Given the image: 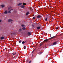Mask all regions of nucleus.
<instances>
[{
  "label": "nucleus",
  "instance_id": "39448f33",
  "mask_svg": "<svg viewBox=\"0 0 63 63\" xmlns=\"http://www.w3.org/2000/svg\"><path fill=\"white\" fill-rule=\"evenodd\" d=\"M28 34L29 36H30V35H31V33L30 32H28Z\"/></svg>",
  "mask_w": 63,
  "mask_h": 63
},
{
  "label": "nucleus",
  "instance_id": "5701e85b",
  "mask_svg": "<svg viewBox=\"0 0 63 63\" xmlns=\"http://www.w3.org/2000/svg\"><path fill=\"white\" fill-rule=\"evenodd\" d=\"M33 19H35V17H33Z\"/></svg>",
  "mask_w": 63,
  "mask_h": 63
},
{
  "label": "nucleus",
  "instance_id": "a211bd4d",
  "mask_svg": "<svg viewBox=\"0 0 63 63\" xmlns=\"http://www.w3.org/2000/svg\"><path fill=\"white\" fill-rule=\"evenodd\" d=\"M45 41V42H47V40H45V41Z\"/></svg>",
  "mask_w": 63,
  "mask_h": 63
},
{
  "label": "nucleus",
  "instance_id": "c85d7f7f",
  "mask_svg": "<svg viewBox=\"0 0 63 63\" xmlns=\"http://www.w3.org/2000/svg\"><path fill=\"white\" fill-rule=\"evenodd\" d=\"M2 21V20H0V22H1Z\"/></svg>",
  "mask_w": 63,
  "mask_h": 63
},
{
  "label": "nucleus",
  "instance_id": "9d476101",
  "mask_svg": "<svg viewBox=\"0 0 63 63\" xmlns=\"http://www.w3.org/2000/svg\"><path fill=\"white\" fill-rule=\"evenodd\" d=\"M37 29H40V27H37Z\"/></svg>",
  "mask_w": 63,
  "mask_h": 63
},
{
  "label": "nucleus",
  "instance_id": "20e7f679",
  "mask_svg": "<svg viewBox=\"0 0 63 63\" xmlns=\"http://www.w3.org/2000/svg\"><path fill=\"white\" fill-rule=\"evenodd\" d=\"M4 37H1L0 39L1 40H3L4 39Z\"/></svg>",
  "mask_w": 63,
  "mask_h": 63
},
{
  "label": "nucleus",
  "instance_id": "a878e982",
  "mask_svg": "<svg viewBox=\"0 0 63 63\" xmlns=\"http://www.w3.org/2000/svg\"><path fill=\"white\" fill-rule=\"evenodd\" d=\"M31 61L29 62V63H31Z\"/></svg>",
  "mask_w": 63,
  "mask_h": 63
},
{
  "label": "nucleus",
  "instance_id": "f03ea898",
  "mask_svg": "<svg viewBox=\"0 0 63 63\" xmlns=\"http://www.w3.org/2000/svg\"><path fill=\"white\" fill-rule=\"evenodd\" d=\"M12 21L13 20H12L10 19L8 20V22H11V21Z\"/></svg>",
  "mask_w": 63,
  "mask_h": 63
},
{
  "label": "nucleus",
  "instance_id": "1a4fd4ad",
  "mask_svg": "<svg viewBox=\"0 0 63 63\" xmlns=\"http://www.w3.org/2000/svg\"><path fill=\"white\" fill-rule=\"evenodd\" d=\"M22 5V3H20L18 5V6H20V5Z\"/></svg>",
  "mask_w": 63,
  "mask_h": 63
},
{
  "label": "nucleus",
  "instance_id": "393cba45",
  "mask_svg": "<svg viewBox=\"0 0 63 63\" xmlns=\"http://www.w3.org/2000/svg\"><path fill=\"white\" fill-rule=\"evenodd\" d=\"M24 49H25V48H26V47H25V46H24Z\"/></svg>",
  "mask_w": 63,
  "mask_h": 63
},
{
  "label": "nucleus",
  "instance_id": "c756f323",
  "mask_svg": "<svg viewBox=\"0 0 63 63\" xmlns=\"http://www.w3.org/2000/svg\"><path fill=\"white\" fill-rule=\"evenodd\" d=\"M19 43H21V41H19Z\"/></svg>",
  "mask_w": 63,
  "mask_h": 63
},
{
  "label": "nucleus",
  "instance_id": "4be33fe9",
  "mask_svg": "<svg viewBox=\"0 0 63 63\" xmlns=\"http://www.w3.org/2000/svg\"><path fill=\"white\" fill-rule=\"evenodd\" d=\"M13 55H14H14H15V54L14 53H12Z\"/></svg>",
  "mask_w": 63,
  "mask_h": 63
},
{
  "label": "nucleus",
  "instance_id": "0eeeda50",
  "mask_svg": "<svg viewBox=\"0 0 63 63\" xmlns=\"http://www.w3.org/2000/svg\"><path fill=\"white\" fill-rule=\"evenodd\" d=\"M1 6L2 8H3V7H5V5H1Z\"/></svg>",
  "mask_w": 63,
  "mask_h": 63
},
{
  "label": "nucleus",
  "instance_id": "9b49d317",
  "mask_svg": "<svg viewBox=\"0 0 63 63\" xmlns=\"http://www.w3.org/2000/svg\"><path fill=\"white\" fill-rule=\"evenodd\" d=\"M56 44V42H54L53 44V45H55Z\"/></svg>",
  "mask_w": 63,
  "mask_h": 63
},
{
  "label": "nucleus",
  "instance_id": "f257e3e1",
  "mask_svg": "<svg viewBox=\"0 0 63 63\" xmlns=\"http://www.w3.org/2000/svg\"><path fill=\"white\" fill-rule=\"evenodd\" d=\"M11 8H12V7H10V8L9 7L8 8V9L9 10H10V11H8V13H11V12L10 11H11V10H13V9H12L11 10H10L11 9Z\"/></svg>",
  "mask_w": 63,
  "mask_h": 63
},
{
  "label": "nucleus",
  "instance_id": "aec40b11",
  "mask_svg": "<svg viewBox=\"0 0 63 63\" xmlns=\"http://www.w3.org/2000/svg\"><path fill=\"white\" fill-rule=\"evenodd\" d=\"M43 45V44H42V43H41L40 44V46H42Z\"/></svg>",
  "mask_w": 63,
  "mask_h": 63
},
{
  "label": "nucleus",
  "instance_id": "4468645a",
  "mask_svg": "<svg viewBox=\"0 0 63 63\" xmlns=\"http://www.w3.org/2000/svg\"><path fill=\"white\" fill-rule=\"evenodd\" d=\"M42 52H40L39 53V55H40V54H42Z\"/></svg>",
  "mask_w": 63,
  "mask_h": 63
},
{
  "label": "nucleus",
  "instance_id": "cd10ccee",
  "mask_svg": "<svg viewBox=\"0 0 63 63\" xmlns=\"http://www.w3.org/2000/svg\"><path fill=\"white\" fill-rule=\"evenodd\" d=\"M58 28H57V27H56V29H58Z\"/></svg>",
  "mask_w": 63,
  "mask_h": 63
},
{
  "label": "nucleus",
  "instance_id": "f8f14e48",
  "mask_svg": "<svg viewBox=\"0 0 63 63\" xmlns=\"http://www.w3.org/2000/svg\"><path fill=\"white\" fill-rule=\"evenodd\" d=\"M29 14V12H28L27 13H26V15H28Z\"/></svg>",
  "mask_w": 63,
  "mask_h": 63
},
{
  "label": "nucleus",
  "instance_id": "b1692460",
  "mask_svg": "<svg viewBox=\"0 0 63 63\" xmlns=\"http://www.w3.org/2000/svg\"><path fill=\"white\" fill-rule=\"evenodd\" d=\"M53 38H54V37H52L50 38V39H53Z\"/></svg>",
  "mask_w": 63,
  "mask_h": 63
},
{
  "label": "nucleus",
  "instance_id": "6ab92c4d",
  "mask_svg": "<svg viewBox=\"0 0 63 63\" xmlns=\"http://www.w3.org/2000/svg\"><path fill=\"white\" fill-rule=\"evenodd\" d=\"M22 43L23 44H24V43H25V42L24 41H23L22 42Z\"/></svg>",
  "mask_w": 63,
  "mask_h": 63
},
{
  "label": "nucleus",
  "instance_id": "412c9836",
  "mask_svg": "<svg viewBox=\"0 0 63 63\" xmlns=\"http://www.w3.org/2000/svg\"><path fill=\"white\" fill-rule=\"evenodd\" d=\"M21 29H19V31H21Z\"/></svg>",
  "mask_w": 63,
  "mask_h": 63
},
{
  "label": "nucleus",
  "instance_id": "7ed1b4c3",
  "mask_svg": "<svg viewBox=\"0 0 63 63\" xmlns=\"http://www.w3.org/2000/svg\"><path fill=\"white\" fill-rule=\"evenodd\" d=\"M8 13V11H6L4 12V14H7Z\"/></svg>",
  "mask_w": 63,
  "mask_h": 63
},
{
  "label": "nucleus",
  "instance_id": "dca6fc26",
  "mask_svg": "<svg viewBox=\"0 0 63 63\" xmlns=\"http://www.w3.org/2000/svg\"><path fill=\"white\" fill-rule=\"evenodd\" d=\"M23 5H26V4L25 3H23Z\"/></svg>",
  "mask_w": 63,
  "mask_h": 63
},
{
  "label": "nucleus",
  "instance_id": "423d86ee",
  "mask_svg": "<svg viewBox=\"0 0 63 63\" xmlns=\"http://www.w3.org/2000/svg\"><path fill=\"white\" fill-rule=\"evenodd\" d=\"M25 7V6H24V5H23L21 6V8H24Z\"/></svg>",
  "mask_w": 63,
  "mask_h": 63
},
{
  "label": "nucleus",
  "instance_id": "2eb2a0df",
  "mask_svg": "<svg viewBox=\"0 0 63 63\" xmlns=\"http://www.w3.org/2000/svg\"><path fill=\"white\" fill-rule=\"evenodd\" d=\"M22 29H23V30H25V29L26 28H25V27H23L22 28Z\"/></svg>",
  "mask_w": 63,
  "mask_h": 63
},
{
  "label": "nucleus",
  "instance_id": "f3484780",
  "mask_svg": "<svg viewBox=\"0 0 63 63\" xmlns=\"http://www.w3.org/2000/svg\"><path fill=\"white\" fill-rule=\"evenodd\" d=\"M47 18L45 19L46 21H47Z\"/></svg>",
  "mask_w": 63,
  "mask_h": 63
},
{
  "label": "nucleus",
  "instance_id": "7c9ffc66",
  "mask_svg": "<svg viewBox=\"0 0 63 63\" xmlns=\"http://www.w3.org/2000/svg\"><path fill=\"white\" fill-rule=\"evenodd\" d=\"M30 9H31V8H30Z\"/></svg>",
  "mask_w": 63,
  "mask_h": 63
},
{
  "label": "nucleus",
  "instance_id": "bb28decb",
  "mask_svg": "<svg viewBox=\"0 0 63 63\" xmlns=\"http://www.w3.org/2000/svg\"><path fill=\"white\" fill-rule=\"evenodd\" d=\"M35 50H34L33 51L32 53H33V52H34V51Z\"/></svg>",
  "mask_w": 63,
  "mask_h": 63
},
{
  "label": "nucleus",
  "instance_id": "ddd939ff",
  "mask_svg": "<svg viewBox=\"0 0 63 63\" xmlns=\"http://www.w3.org/2000/svg\"><path fill=\"white\" fill-rule=\"evenodd\" d=\"M21 26L22 27H24V26H25V25H22Z\"/></svg>",
  "mask_w": 63,
  "mask_h": 63
},
{
  "label": "nucleus",
  "instance_id": "6e6552de",
  "mask_svg": "<svg viewBox=\"0 0 63 63\" xmlns=\"http://www.w3.org/2000/svg\"><path fill=\"white\" fill-rule=\"evenodd\" d=\"M41 16L40 15H38L37 16V17L38 18H40Z\"/></svg>",
  "mask_w": 63,
  "mask_h": 63
},
{
  "label": "nucleus",
  "instance_id": "2f4dec72",
  "mask_svg": "<svg viewBox=\"0 0 63 63\" xmlns=\"http://www.w3.org/2000/svg\"><path fill=\"white\" fill-rule=\"evenodd\" d=\"M42 35L43 34V33H42Z\"/></svg>",
  "mask_w": 63,
  "mask_h": 63
}]
</instances>
